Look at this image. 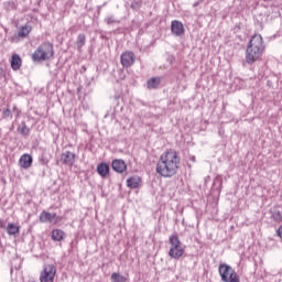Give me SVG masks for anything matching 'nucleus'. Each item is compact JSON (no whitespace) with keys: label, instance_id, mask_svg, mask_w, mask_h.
I'll use <instances>...</instances> for the list:
<instances>
[{"label":"nucleus","instance_id":"21","mask_svg":"<svg viewBox=\"0 0 282 282\" xmlns=\"http://www.w3.org/2000/svg\"><path fill=\"white\" fill-rule=\"evenodd\" d=\"M271 217L274 221H276L278 224H280V221H282V212L279 210V208H273L271 210Z\"/></svg>","mask_w":282,"mask_h":282},{"label":"nucleus","instance_id":"32","mask_svg":"<svg viewBox=\"0 0 282 282\" xmlns=\"http://www.w3.org/2000/svg\"><path fill=\"white\" fill-rule=\"evenodd\" d=\"M131 8H138V3H132Z\"/></svg>","mask_w":282,"mask_h":282},{"label":"nucleus","instance_id":"18","mask_svg":"<svg viewBox=\"0 0 282 282\" xmlns=\"http://www.w3.org/2000/svg\"><path fill=\"white\" fill-rule=\"evenodd\" d=\"M224 184V180L221 178V176H216L214 178V182H213V188L214 191H217V193H221V186Z\"/></svg>","mask_w":282,"mask_h":282},{"label":"nucleus","instance_id":"20","mask_svg":"<svg viewBox=\"0 0 282 282\" xmlns=\"http://www.w3.org/2000/svg\"><path fill=\"white\" fill-rule=\"evenodd\" d=\"M30 28H32V25H30V24L23 25V26L19 30L18 36H19L20 39H25V36H28V34H30Z\"/></svg>","mask_w":282,"mask_h":282},{"label":"nucleus","instance_id":"6","mask_svg":"<svg viewBox=\"0 0 282 282\" xmlns=\"http://www.w3.org/2000/svg\"><path fill=\"white\" fill-rule=\"evenodd\" d=\"M120 62L123 69H129V67H133L135 64V54L131 51L123 52L120 55Z\"/></svg>","mask_w":282,"mask_h":282},{"label":"nucleus","instance_id":"23","mask_svg":"<svg viewBox=\"0 0 282 282\" xmlns=\"http://www.w3.org/2000/svg\"><path fill=\"white\" fill-rule=\"evenodd\" d=\"M112 282H127V278L120 273L113 272L110 276Z\"/></svg>","mask_w":282,"mask_h":282},{"label":"nucleus","instance_id":"13","mask_svg":"<svg viewBox=\"0 0 282 282\" xmlns=\"http://www.w3.org/2000/svg\"><path fill=\"white\" fill-rule=\"evenodd\" d=\"M22 63L21 56H19V54H13L11 57V69H13V72H19Z\"/></svg>","mask_w":282,"mask_h":282},{"label":"nucleus","instance_id":"16","mask_svg":"<svg viewBox=\"0 0 282 282\" xmlns=\"http://www.w3.org/2000/svg\"><path fill=\"white\" fill-rule=\"evenodd\" d=\"M160 77H152L147 82L148 89H158L160 87Z\"/></svg>","mask_w":282,"mask_h":282},{"label":"nucleus","instance_id":"3","mask_svg":"<svg viewBox=\"0 0 282 282\" xmlns=\"http://www.w3.org/2000/svg\"><path fill=\"white\" fill-rule=\"evenodd\" d=\"M52 56H54V45L50 42H44L32 54V61L41 63V61H50Z\"/></svg>","mask_w":282,"mask_h":282},{"label":"nucleus","instance_id":"17","mask_svg":"<svg viewBox=\"0 0 282 282\" xmlns=\"http://www.w3.org/2000/svg\"><path fill=\"white\" fill-rule=\"evenodd\" d=\"M128 188H140V177L132 176L127 180Z\"/></svg>","mask_w":282,"mask_h":282},{"label":"nucleus","instance_id":"25","mask_svg":"<svg viewBox=\"0 0 282 282\" xmlns=\"http://www.w3.org/2000/svg\"><path fill=\"white\" fill-rule=\"evenodd\" d=\"M3 8L7 12H12V10H17V4L14 1H6L3 2Z\"/></svg>","mask_w":282,"mask_h":282},{"label":"nucleus","instance_id":"12","mask_svg":"<svg viewBox=\"0 0 282 282\" xmlns=\"http://www.w3.org/2000/svg\"><path fill=\"white\" fill-rule=\"evenodd\" d=\"M32 155L30 154H22L19 159V166L21 169H30L32 166Z\"/></svg>","mask_w":282,"mask_h":282},{"label":"nucleus","instance_id":"14","mask_svg":"<svg viewBox=\"0 0 282 282\" xmlns=\"http://www.w3.org/2000/svg\"><path fill=\"white\" fill-rule=\"evenodd\" d=\"M111 169L109 167V164H107V163H99L98 165H97V173H98V175H100V177H102V178H105V177H107V175H109V171H110Z\"/></svg>","mask_w":282,"mask_h":282},{"label":"nucleus","instance_id":"4","mask_svg":"<svg viewBox=\"0 0 282 282\" xmlns=\"http://www.w3.org/2000/svg\"><path fill=\"white\" fill-rule=\"evenodd\" d=\"M218 272L221 276V281L224 282H240L239 274H237L235 269L228 264H220Z\"/></svg>","mask_w":282,"mask_h":282},{"label":"nucleus","instance_id":"5","mask_svg":"<svg viewBox=\"0 0 282 282\" xmlns=\"http://www.w3.org/2000/svg\"><path fill=\"white\" fill-rule=\"evenodd\" d=\"M56 276V265L44 264L43 270L40 273V282H54Z\"/></svg>","mask_w":282,"mask_h":282},{"label":"nucleus","instance_id":"31","mask_svg":"<svg viewBox=\"0 0 282 282\" xmlns=\"http://www.w3.org/2000/svg\"><path fill=\"white\" fill-rule=\"evenodd\" d=\"M276 232H278V237H280V239L282 240V226L279 227Z\"/></svg>","mask_w":282,"mask_h":282},{"label":"nucleus","instance_id":"29","mask_svg":"<svg viewBox=\"0 0 282 282\" xmlns=\"http://www.w3.org/2000/svg\"><path fill=\"white\" fill-rule=\"evenodd\" d=\"M40 164H42V166H47V164H50V160H47V158L45 156V154H42L40 156Z\"/></svg>","mask_w":282,"mask_h":282},{"label":"nucleus","instance_id":"27","mask_svg":"<svg viewBox=\"0 0 282 282\" xmlns=\"http://www.w3.org/2000/svg\"><path fill=\"white\" fill-rule=\"evenodd\" d=\"M105 23H107V25H113V23H120V21L116 19V17L109 15L105 19Z\"/></svg>","mask_w":282,"mask_h":282},{"label":"nucleus","instance_id":"9","mask_svg":"<svg viewBox=\"0 0 282 282\" xmlns=\"http://www.w3.org/2000/svg\"><path fill=\"white\" fill-rule=\"evenodd\" d=\"M61 162L66 166H74V162H76V154L70 151H65L61 155Z\"/></svg>","mask_w":282,"mask_h":282},{"label":"nucleus","instance_id":"19","mask_svg":"<svg viewBox=\"0 0 282 282\" xmlns=\"http://www.w3.org/2000/svg\"><path fill=\"white\" fill-rule=\"evenodd\" d=\"M7 232H8V235H10V236L19 235V232H20V227L17 226V225H14V224H12V223H10V224H8V226H7Z\"/></svg>","mask_w":282,"mask_h":282},{"label":"nucleus","instance_id":"28","mask_svg":"<svg viewBox=\"0 0 282 282\" xmlns=\"http://www.w3.org/2000/svg\"><path fill=\"white\" fill-rule=\"evenodd\" d=\"M2 118H10L12 119V110H10V108L3 109L2 110Z\"/></svg>","mask_w":282,"mask_h":282},{"label":"nucleus","instance_id":"8","mask_svg":"<svg viewBox=\"0 0 282 282\" xmlns=\"http://www.w3.org/2000/svg\"><path fill=\"white\" fill-rule=\"evenodd\" d=\"M171 32L174 36H184V24L178 20H173L171 22Z\"/></svg>","mask_w":282,"mask_h":282},{"label":"nucleus","instance_id":"10","mask_svg":"<svg viewBox=\"0 0 282 282\" xmlns=\"http://www.w3.org/2000/svg\"><path fill=\"white\" fill-rule=\"evenodd\" d=\"M183 256L184 248L182 247V245H175L170 248L169 257H171V259H180Z\"/></svg>","mask_w":282,"mask_h":282},{"label":"nucleus","instance_id":"11","mask_svg":"<svg viewBox=\"0 0 282 282\" xmlns=\"http://www.w3.org/2000/svg\"><path fill=\"white\" fill-rule=\"evenodd\" d=\"M111 169L116 173H124L127 171V163L121 159H115L111 163Z\"/></svg>","mask_w":282,"mask_h":282},{"label":"nucleus","instance_id":"22","mask_svg":"<svg viewBox=\"0 0 282 282\" xmlns=\"http://www.w3.org/2000/svg\"><path fill=\"white\" fill-rule=\"evenodd\" d=\"M85 43H87V37L85 36V33H80L76 41L77 48L80 50L84 47Z\"/></svg>","mask_w":282,"mask_h":282},{"label":"nucleus","instance_id":"24","mask_svg":"<svg viewBox=\"0 0 282 282\" xmlns=\"http://www.w3.org/2000/svg\"><path fill=\"white\" fill-rule=\"evenodd\" d=\"M18 131L21 133V135H30V128H28L25 121L21 122V127L18 128Z\"/></svg>","mask_w":282,"mask_h":282},{"label":"nucleus","instance_id":"26","mask_svg":"<svg viewBox=\"0 0 282 282\" xmlns=\"http://www.w3.org/2000/svg\"><path fill=\"white\" fill-rule=\"evenodd\" d=\"M169 241H170L171 247L182 246V241L180 240V237L177 235L170 236Z\"/></svg>","mask_w":282,"mask_h":282},{"label":"nucleus","instance_id":"15","mask_svg":"<svg viewBox=\"0 0 282 282\" xmlns=\"http://www.w3.org/2000/svg\"><path fill=\"white\" fill-rule=\"evenodd\" d=\"M51 237L54 241L61 242L65 240L66 235L62 229H53Z\"/></svg>","mask_w":282,"mask_h":282},{"label":"nucleus","instance_id":"7","mask_svg":"<svg viewBox=\"0 0 282 282\" xmlns=\"http://www.w3.org/2000/svg\"><path fill=\"white\" fill-rule=\"evenodd\" d=\"M54 219L55 224L61 221V217L56 216V214H51L50 212H42L40 215V221H42V224H52Z\"/></svg>","mask_w":282,"mask_h":282},{"label":"nucleus","instance_id":"1","mask_svg":"<svg viewBox=\"0 0 282 282\" xmlns=\"http://www.w3.org/2000/svg\"><path fill=\"white\" fill-rule=\"evenodd\" d=\"M180 171V155L175 150L164 152L156 164V173L161 177H173Z\"/></svg>","mask_w":282,"mask_h":282},{"label":"nucleus","instance_id":"2","mask_svg":"<svg viewBox=\"0 0 282 282\" xmlns=\"http://www.w3.org/2000/svg\"><path fill=\"white\" fill-rule=\"evenodd\" d=\"M264 51L265 45L263 44V36H261V34L253 35L247 45L246 63H248V65L257 63Z\"/></svg>","mask_w":282,"mask_h":282},{"label":"nucleus","instance_id":"33","mask_svg":"<svg viewBox=\"0 0 282 282\" xmlns=\"http://www.w3.org/2000/svg\"><path fill=\"white\" fill-rule=\"evenodd\" d=\"M189 160H191L192 162H195V156H191Z\"/></svg>","mask_w":282,"mask_h":282},{"label":"nucleus","instance_id":"30","mask_svg":"<svg viewBox=\"0 0 282 282\" xmlns=\"http://www.w3.org/2000/svg\"><path fill=\"white\" fill-rule=\"evenodd\" d=\"M12 111H13L15 118H20V116H21V110L19 109V107L13 106Z\"/></svg>","mask_w":282,"mask_h":282}]
</instances>
